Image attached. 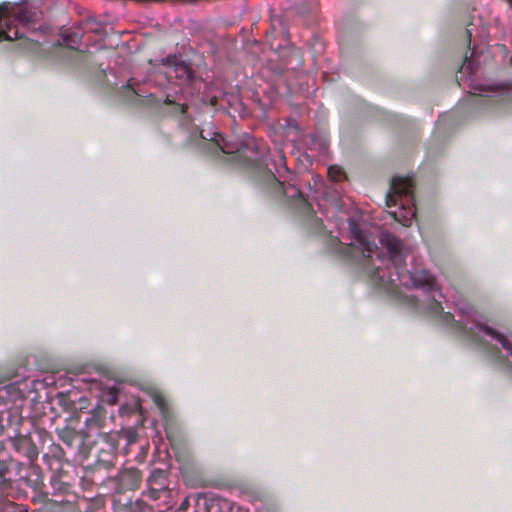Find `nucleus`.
<instances>
[{"instance_id": "1", "label": "nucleus", "mask_w": 512, "mask_h": 512, "mask_svg": "<svg viewBox=\"0 0 512 512\" xmlns=\"http://www.w3.org/2000/svg\"><path fill=\"white\" fill-rule=\"evenodd\" d=\"M351 242L342 246L347 255L358 252L362 255V266L368 276L375 281L379 288L393 294H400L401 287L421 289L427 295L426 308L433 314L442 311L440 301L443 294L435 279L427 271L411 272L405 268L407 251L401 240L388 232H382L379 241L386 249L388 257L384 258L370 237L363 234L354 221H348Z\"/></svg>"}, {"instance_id": "2", "label": "nucleus", "mask_w": 512, "mask_h": 512, "mask_svg": "<svg viewBox=\"0 0 512 512\" xmlns=\"http://www.w3.org/2000/svg\"><path fill=\"white\" fill-rule=\"evenodd\" d=\"M457 323L466 336L478 345L485 347L493 357L498 355L500 348L506 356H512V342L503 334L492 329L472 306L466 305L458 309Z\"/></svg>"}, {"instance_id": "3", "label": "nucleus", "mask_w": 512, "mask_h": 512, "mask_svg": "<svg viewBox=\"0 0 512 512\" xmlns=\"http://www.w3.org/2000/svg\"><path fill=\"white\" fill-rule=\"evenodd\" d=\"M204 133L205 131L202 130L201 137L207 140L206 149L214 155H218L220 152L225 154L236 153L237 158L243 159L247 164L263 161L264 153L261 151L254 137L246 135L241 145H238L226 141L222 135L217 132H208L207 135Z\"/></svg>"}, {"instance_id": "4", "label": "nucleus", "mask_w": 512, "mask_h": 512, "mask_svg": "<svg viewBox=\"0 0 512 512\" xmlns=\"http://www.w3.org/2000/svg\"><path fill=\"white\" fill-rule=\"evenodd\" d=\"M412 188L413 183L410 178L395 177L386 196L388 207H398L397 210L390 211V214L403 226H410L416 216Z\"/></svg>"}, {"instance_id": "5", "label": "nucleus", "mask_w": 512, "mask_h": 512, "mask_svg": "<svg viewBox=\"0 0 512 512\" xmlns=\"http://www.w3.org/2000/svg\"><path fill=\"white\" fill-rule=\"evenodd\" d=\"M37 13L26 6L3 3L0 5V41L16 40L23 36L22 29L35 21Z\"/></svg>"}, {"instance_id": "6", "label": "nucleus", "mask_w": 512, "mask_h": 512, "mask_svg": "<svg viewBox=\"0 0 512 512\" xmlns=\"http://www.w3.org/2000/svg\"><path fill=\"white\" fill-rule=\"evenodd\" d=\"M286 176L283 177L279 175V178L275 176H271L273 181V190L277 195H284L286 198H289L294 201V204L304 213L308 212L310 209L309 204L304 199L302 193L299 188H297L294 184L288 183V179L291 177L290 173L286 170Z\"/></svg>"}, {"instance_id": "7", "label": "nucleus", "mask_w": 512, "mask_h": 512, "mask_svg": "<svg viewBox=\"0 0 512 512\" xmlns=\"http://www.w3.org/2000/svg\"><path fill=\"white\" fill-rule=\"evenodd\" d=\"M163 64L166 66L165 74L168 78L175 77L179 81L185 83L192 79V70L183 61H180L177 56L169 55L162 59Z\"/></svg>"}, {"instance_id": "8", "label": "nucleus", "mask_w": 512, "mask_h": 512, "mask_svg": "<svg viewBox=\"0 0 512 512\" xmlns=\"http://www.w3.org/2000/svg\"><path fill=\"white\" fill-rule=\"evenodd\" d=\"M63 44L70 49H77L80 44L81 35L78 32H70L68 30L61 33Z\"/></svg>"}, {"instance_id": "9", "label": "nucleus", "mask_w": 512, "mask_h": 512, "mask_svg": "<svg viewBox=\"0 0 512 512\" xmlns=\"http://www.w3.org/2000/svg\"><path fill=\"white\" fill-rule=\"evenodd\" d=\"M327 172H328V176L334 181H339L344 176L343 170L341 169V167H338V166L328 167Z\"/></svg>"}, {"instance_id": "10", "label": "nucleus", "mask_w": 512, "mask_h": 512, "mask_svg": "<svg viewBox=\"0 0 512 512\" xmlns=\"http://www.w3.org/2000/svg\"><path fill=\"white\" fill-rule=\"evenodd\" d=\"M340 222H343V219L337 218V219L335 220V225H336V227H339Z\"/></svg>"}, {"instance_id": "11", "label": "nucleus", "mask_w": 512, "mask_h": 512, "mask_svg": "<svg viewBox=\"0 0 512 512\" xmlns=\"http://www.w3.org/2000/svg\"><path fill=\"white\" fill-rule=\"evenodd\" d=\"M466 63L467 65H470V62H467V58L464 60V65H466Z\"/></svg>"}, {"instance_id": "12", "label": "nucleus", "mask_w": 512, "mask_h": 512, "mask_svg": "<svg viewBox=\"0 0 512 512\" xmlns=\"http://www.w3.org/2000/svg\"><path fill=\"white\" fill-rule=\"evenodd\" d=\"M466 63L467 65H470V62H467V58L464 60V65H466Z\"/></svg>"}]
</instances>
